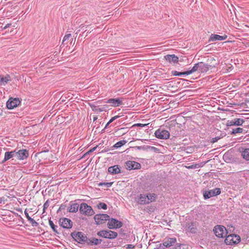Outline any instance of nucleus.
I'll use <instances>...</instances> for the list:
<instances>
[{"label": "nucleus", "instance_id": "c85d7f7f", "mask_svg": "<svg viewBox=\"0 0 249 249\" xmlns=\"http://www.w3.org/2000/svg\"><path fill=\"white\" fill-rule=\"evenodd\" d=\"M206 162H201L200 163L194 164L190 166H186L187 169H196L202 167Z\"/></svg>", "mask_w": 249, "mask_h": 249}, {"label": "nucleus", "instance_id": "72a5a7b5", "mask_svg": "<svg viewBox=\"0 0 249 249\" xmlns=\"http://www.w3.org/2000/svg\"><path fill=\"white\" fill-rule=\"evenodd\" d=\"M187 71L184 72H179L177 71H174L173 72L174 75L175 76H185V75H189V73H186Z\"/></svg>", "mask_w": 249, "mask_h": 249}, {"label": "nucleus", "instance_id": "58836bf2", "mask_svg": "<svg viewBox=\"0 0 249 249\" xmlns=\"http://www.w3.org/2000/svg\"><path fill=\"white\" fill-rule=\"evenodd\" d=\"M167 249L164 243L163 242L162 243H160L158 245L156 248L154 249Z\"/></svg>", "mask_w": 249, "mask_h": 249}, {"label": "nucleus", "instance_id": "6ab92c4d", "mask_svg": "<svg viewBox=\"0 0 249 249\" xmlns=\"http://www.w3.org/2000/svg\"><path fill=\"white\" fill-rule=\"evenodd\" d=\"M11 81V78L9 75L6 74L5 76L0 75V86H5Z\"/></svg>", "mask_w": 249, "mask_h": 249}, {"label": "nucleus", "instance_id": "473e14b6", "mask_svg": "<svg viewBox=\"0 0 249 249\" xmlns=\"http://www.w3.org/2000/svg\"><path fill=\"white\" fill-rule=\"evenodd\" d=\"M234 121L236 126L242 125L245 122V120L242 118H235L234 119Z\"/></svg>", "mask_w": 249, "mask_h": 249}, {"label": "nucleus", "instance_id": "39448f33", "mask_svg": "<svg viewBox=\"0 0 249 249\" xmlns=\"http://www.w3.org/2000/svg\"><path fill=\"white\" fill-rule=\"evenodd\" d=\"M241 238L239 235L231 234L226 236L225 243L227 245L237 244L240 242Z\"/></svg>", "mask_w": 249, "mask_h": 249}, {"label": "nucleus", "instance_id": "a19ab883", "mask_svg": "<svg viewBox=\"0 0 249 249\" xmlns=\"http://www.w3.org/2000/svg\"><path fill=\"white\" fill-rule=\"evenodd\" d=\"M71 36V34H68L66 35L63 38V43H64L65 41L69 40Z\"/></svg>", "mask_w": 249, "mask_h": 249}, {"label": "nucleus", "instance_id": "20e7f679", "mask_svg": "<svg viewBox=\"0 0 249 249\" xmlns=\"http://www.w3.org/2000/svg\"><path fill=\"white\" fill-rule=\"evenodd\" d=\"M213 231L215 236L219 238H224L228 233L226 228L222 225H216Z\"/></svg>", "mask_w": 249, "mask_h": 249}, {"label": "nucleus", "instance_id": "6e6d98bb", "mask_svg": "<svg viewBox=\"0 0 249 249\" xmlns=\"http://www.w3.org/2000/svg\"><path fill=\"white\" fill-rule=\"evenodd\" d=\"M96 119V118H94V121H95Z\"/></svg>", "mask_w": 249, "mask_h": 249}, {"label": "nucleus", "instance_id": "a18cd8bd", "mask_svg": "<svg viewBox=\"0 0 249 249\" xmlns=\"http://www.w3.org/2000/svg\"><path fill=\"white\" fill-rule=\"evenodd\" d=\"M101 107V109H103V111H106L108 107V106L107 105H105Z\"/></svg>", "mask_w": 249, "mask_h": 249}, {"label": "nucleus", "instance_id": "ea45409f", "mask_svg": "<svg viewBox=\"0 0 249 249\" xmlns=\"http://www.w3.org/2000/svg\"><path fill=\"white\" fill-rule=\"evenodd\" d=\"M28 220L33 227H37L38 225V223L32 218H29Z\"/></svg>", "mask_w": 249, "mask_h": 249}, {"label": "nucleus", "instance_id": "5701e85b", "mask_svg": "<svg viewBox=\"0 0 249 249\" xmlns=\"http://www.w3.org/2000/svg\"><path fill=\"white\" fill-rule=\"evenodd\" d=\"M108 172L111 174H117L121 172V170L118 165L109 167L108 168Z\"/></svg>", "mask_w": 249, "mask_h": 249}, {"label": "nucleus", "instance_id": "393cba45", "mask_svg": "<svg viewBox=\"0 0 249 249\" xmlns=\"http://www.w3.org/2000/svg\"><path fill=\"white\" fill-rule=\"evenodd\" d=\"M146 196L147 198V200H148V204L152 202L155 201L157 198V195L154 193H149L146 195Z\"/></svg>", "mask_w": 249, "mask_h": 249}, {"label": "nucleus", "instance_id": "9d476101", "mask_svg": "<svg viewBox=\"0 0 249 249\" xmlns=\"http://www.w3.org/2000/svg\"><path fill=\"white\" fill-rule=\"evenodd\" d=\"M221 193V189L219 188H216L208 191H206L203 194L205 199H208L211 197L216 196Z\"/></svg>", "mask_w": 249, "mask_h": 249}, {"label": "nucleus", "instance_id": "aec40b11", "mask_svg": "<svg viewBox=\"0 0 249 249\" xmlns=\"http://www.w3.org/2000/svg\"><path fill=\"white\" fill-rule=\"evenodd\" d=\"M212 68V66L204 62H199V72L203 73L207 72Z\"/></svg>", "mask_w": 249, "mask_h": 249}, {"label": "nucleus", "instance_id": "a878e982", "mask_svg": "<svg viewBox=\"0 0 249 249\" xmlns=\"http://www.w3.org/2000/svg\"><path fill=\"white\" fill-rule=\"evenodd\" d=\"M89 106L92 111L95 112L99 113L103 112V109H101V107L99 106H96L93 104H89Z\"/></svg>", "mask_w": 249, "mask_h": 249}, {"label": "nucleus", "instance_id": "423d86ee", "mask_svg": "<svg viewBox=\"0 0 249 249\" xmlns=\"http://www.w3.org/2000/svg\"><path fill=\"white\" fill-rule=\"evenodd\" d=\"M108 220L107 227L109 229H118L122 227L123 226L122 222L116 219L111 218V219L109 218Z\"/></svg>", "mask_w": 249, "mask_h": 249}, {"label": "nucleus", "instance_id": "2f4dec72", "mask_svg": "<svg viewBox=\"0 0 249 249\" xmlns=\"http://www.w3.org/2000/svg\"><path fill=\"white\" fill-rule=\"evenodd\" d=\"M126 143V141L125 140L120 141L117 143H116L114 145L113 147L115 148H118L121 147L122 146L124 145Z\"/></svg>", "mask_w": 249, "mask_h": 249}, {"label": "nucleus", "instance_id": "c756f323", "mask_svg": "<svg viewBox=\"0 0 249 249\" xmlns=\"http://www.w3.org/2000/svg\"><path fill=\"white\" fill-rule=\"evenodd\" d=\"M242 156L247 160H249V148H245L242 151Z\"/></svg>", "mask_w": 249, "mask_h": 249}, {"label": "nucleus", "instance_id": "5fc2aeb1", "mask_svg": "<svg viewBox=\"0 0 249 249\" xmlns=\"http://www.w3.org/2000/svg\"><path fill=\"white\" fill-rule=\"evenodd\" d=\"M2 200H3L2 198V197H0V203H1L2 202Z\"/></svg>", "mask_w": 249, "mask_h": 249}, {"label": "nucleus", "instance_id": "a211bd4d", "mask_svg": "<svg viewBox=\"0 0 249 249\" xmlns=\"http://www.w3.org/2000/svg\"><path fill=\"white\" fill-rule=\"evenodd\" d=\"M69 205L68 211L70 213H76L80 207L79 204L76 203L75 201H71Z\"/></svg>", "mask_w": 249, "mask_h": 249}, {"label": "nucleus", "instance_id": "4be33fe9", "mask_svg": "<svg viewBox=\"0 0 249 249\" xmlns=\"http://www.w3.org/2000/svg\"><path fill=\"white\" fill-rule=\"evenodd\" d=\"M16 150H14L10 152H6L4 154V158L3 160V162H5L10 159L16 156Z\"/></svg>", "mask_w": 249, "mask_h": 249}, {"label": "nucleus", "instance_id": "9b49d317", "mask_svg": "<svg viewBox=\"0 0 249 249\" xmlns=\"http://www.w3.org/2000/svg\"><path fill=\"white\" fill-rule=\"evenodd\" d=\"M197 224L196 222L186 223L185 226L186 231L192 233H195L197 231Z\"/></svg>", "mask_w": 249, "mask_h": 249}, {"label": "nucleus", "instance_id": "7c9ffc66", "mask_svg": "<svg viewBox=\"0 0 249 249\" xmlns=\"http://www.w3.org/2000/svg\"><path fill=\"white\" fill-rule=\"evenodd\" d=\"M49 225L51 227V228L52 229V230H53V231L55 233H59V232L58 231H57V228H58V226L55 225L53 223V222L51 220H49Z\"/></svg>", "mask_w": 249, "mask_h": 249}, {"label": "nucleus", "instance_id": "7ed1b4c3", "mask_svg": "<svg viewBox=\"0 0 249 249\" xmlns=\"http://www.w3.org/2000/svg\"><path fill=\"white\" fill-rule=\"evenodd\" d=\"M79 211L81 214L87 216H91L94 214V212L91 207L86 203L81 204L79 207Z\"/></svg>", "mask_w": 249, "mask_h": 249}, {"label": "nucleus", "instance_id": "bb28decb", "mask_svg": "<svg viewBox=\"0 0 249 249\" xmlns=\"http://www.w3.org/2000/svg\"><path fill=\"white\" fill-rule=\"evenodd\" d=\"M197 71H199V62L195 64L193 67L192 68V69L187 71L186 73H189V75Z\"/></svg>", "mask_w": 249, "mask_h": 249}, {"label": "nucleus", "instance_id": "0eeeda50", "mask_svg": "<svg viewBox=\"0 0 249 249\" xmlns=\"http://www.w3.org/2000/svg\"><path fill=\"white\" fill-rule=\"evenodd\" d=\"M156 137L160 139H167L170 136L168 131L162 128H159L155 132Z\"/></svg>", "mask_w": 249, "mask_h": 249}, {"label": "nucleus", "instance_id": "37998d69", "mask_svg": "<svg viewBox=\"0 0 249 249\" xmlns=\"http://www.w3.org/2000/svg\"><path fill=\"white\" fill-rule=\"evenodd\" d=\"M135 246L132 244H127L125 245V248L127 249H134Z\"/></svg>", "mask_w": 249, "mask_h": 249}, {"label": "nucleus", "instance_id": "f03ea898", "mask_svg": "<svg viewBox=\"0 0 249 249\" xmlns=\"http://www.w3.org/2000/svg\"><path fill=\"white\" fill-rule=\"evenodd\" d=\"M72 237L80 244H85L88 241L87 236L82 232H73L71 234Z\"/></svg>", "mask_w": 249, "mask_h": 249}, {"label": "nucleus", "instance_id": "4468645a", "mask_svg": "<svg viewBox=\"0 0 249 249\" xmlns=\"http://www.w3.org/2000/svg\"><path fill=\"white\" fill-rule=\"evenodd\" d=\"M60 226L65 229H70L71 228L72 223L71 221L67 218H64L60 219Z\"/></svg>", "mask_w": 249, "mask_h": 249}, {"label": "nucleus", "instance_id": "3c124183", "mask_svg": "<svg viewBox=\"0 0 249 249\" xmlns=\"http://www.w3.org/2000/svg\"><path fill=\"white\" fill-rule=\"evenodd\" d=\"M115 119H114V117H112L110 120L109 121V123H111L112 122H113L114 121H115Z\"/></svg>", "mask_w": 249, "mask_h": 249}, {"label": "nucleus", "instance_id": "4c0bfd02", "mask_svg": "<svg viewBox=\"0 0 249 249\" xmlns=\"http://www.w3.org/2000/svg\"><path fill=\"white\" fill-rule=\"evenodd\" d=\"M98 146H96L94 147H93L92 148L90 149L89 151H88L87 152H86V153L84 154V155L83 156L82 158H86V156L89 154L90 153L93 152L94 151H95L97 148Z\"/></svg>", "mask_w": 249, "mask_h": 249}, {"label": "nucleus", "instance_id": "cd10ccee", "mask_svg": "<svg viewBox=\"0 0 249 249\" xmlns=\"http://www.w3.org/2000/svg\"><path fill=\"white\" fill-rule=\"evenodd\" d=\"M89 243L91 245H99L102 242L101 239H99L96 238H91L89 239Z\"/></svg>", "mask_w": 249, "mask_h": 249}, {"label": "nucleus", "instance_id": "2eb2a0df", "mask_svg": "<svg viewBox=\"0 0 249 249\" xmlns=\"http://www.w3.org/2000/svg\"><path fill=\"white\" fill-rule=\"evenodd\" d=\"M163 242L167 249H170L177 242V239L175 237H166L163 240Z\"/></svg>", "mask_w": 249, "mask_h": 249}, {"label": "nucleus", "instance_id": "de8ad7c7", "mask_svg": "<svg viewBox=\"0 0 249 249\" xmlns=\"http://www.w3.org/2000/svg\"><path fill=\"white\" fill-rule=\"evenodd\" d=\"M24 214L26 217V218H27L28 220H29V218H31V217L29 215V214L27 212V211H26V210L24 211Z\"/></svg>", "mask_w": 249, "mask_h": 249}, {"label": "nucleus", "instance_id": "c03bdc74", "mask_svg": "<svg viewBox=\"0 0 249 249\" xmlns=\"http://www.w3.org/2000/svg\"><path fill=\"white\" fill-rule=\"evenodd\" d=\"M220 139L218 137H216L212 139L211 142L213 143L216 142Z\"/></svg>", "mask_w": 249, "mask_h": 249}, {"label": "nucleus", "instance_id": "6e6552de", "mask_svg": "<svg viewBox=\"0 0 249 249\" xmlns=\"http://www.w3.org/2000/svg\"><path fill=\"white\" fill-rule=\"evenodd\" d=\"M21 101L18 98H10L6 103V107L8 109H12L19 105Z\"/></svg>", "mask_w": 249, "mask_h": 249}, {"label": "nucleus", "instance_id": "f3484780", "mask_svg": "<svg viewBox=\"0 0 249 249\" xmlns=\"http://www.w3.org/2000/svg\"><path fill=\"white\" fill-rule=\"evenodd\" d=\"M227 38V36H220L217 34H212L209 39L208 42H214L217 40H224Z\"/></svg>", "mask_w": 249, "mask_h": 249}, {"label": "nucleus", "instance_id": "ddd939ff", "mask_svg": "<svg viewBox=\"0 0 249 249\" xmlns=\"http://www.w3.org/2000/svg\"><path fill=\"white\" fill-rule=\"evenodd\" d=\"M126 168L128 170L139 169L141 168V164L135 161L129 160L126 162Z\"/></svg>", "mask_w": 249, "mask_h": 249}, {"label": "nucleus", "instance_id": "8fccbe9b", "mask_svg": "<svg viewBox=\"0 0 249 249\" xmlns=\"http://www.w3.org/2000/svg\"><path fill=\"white\" fill-rule=\"evenodd\" d=\"M11 25V24H10V23H8V24H7L4 27H3V29H7V28L10 27V26Z\"/></svg>", "mask_w": 249, "mask_h": 249}, {"label": "nucleus", "instance_id": "f8f14e48", "mask_svg": "<svg viewBox=\"0 0 249 249\" xmlns=\"http://www.w3.org/2000/svg\"><path fill=\"white\" fill-rule=\"evenodd\" d=\"M106 103L110 104L113 107H117L121 106L123 104L122 100L119 98H110L105 102Z\"/></svg>", "mask_w": 249, "mask_h": 249}, {"label": "nucleus", "instance_id": "864d4df0", "mask_svg": "<svg viewBox=\"0 0 249 249\" xmlns=\"http://www.w3.org/2000/svg\"><path fill=\"white\" fill-rule=\"evenodd\" d=\"M113 117H114L115 120H116L117 119H118V118H119V117H120V116H118V115H116V116H114Z\"/></svg>", "mask_w": 249, "mask_h": 249}, {"label": "nucleus", "instance_id": "09e8293b", "mask_svg": "<svg viewBox=\"0 0 249 249\" xmlns=\"http://www.w3.org/2000/svg\"><path fill=\"white\" fill-rule=\"evenodd\" d=\"M146 125H147L146 124H135L134 125H137V126H139L140 127H144V126H146Z\"/></svg>", "mask_w": 249, "mask_h": 249}, {"label": "nucleus", "instance_id": "c9c22d12", "mask_svg": "<svg viewBox=\"0 0 249 249\" xmlns=\"http://www.w3.org/2000/svg\"><path fill=\"white\" fill-rule=\"evenodd\" d=\"M98 208L99 209H102L103 210H107V205L104 202H100L98 205Z\"/></svg>", "mask_w": 249, "mask_h": 249}, {"label": "nucleus", "instance_id": "412c9836", "mask_svg": "<svg viewBox=\"0 0 249 249\" xmlns=\"http://www.w3.org/2000/svg\"><path fill=\"white\" fill-rule=\"evenodd\" d=\"M164 58L167 61L170 63H176L178 61V57L175 54L166 55L164 56Z\"/></svg>", "mask_w": 249, "mask_h": 249}, {"label": "nucleus", "instance_id": "dca6fc26", "mask_svg": "<svg viewBox=\"0 0 249 249\" xmlns=\"http://www.w3.org/2000/svg\"><path fill=\"white\" fill-rule=\"evenodd\" d=\"M16 157L19 160H24L28 158L29 156L28 151L26 149H21L16 152Z\"/></svg>", "mask_w": 249, "mask_h": 249}, {"label": "nucleus", "instance_id": "1a4fd4ad", "mask_svg": "<svg viewBox=\"0 0 249 249\" xmlns=\"http://www.w3.org/2000/svg\"><path fill=\"white\" fill-rule=\"evenodd\" d=\"M109 216L107 214H97L94 217V220L97 225L103 224L109 220Z\"/></svg>", "mask_w": 249, "mask_h": 249}, {"label": "nucleus", "instance_id": "79ce46f5", "mask_svg": "<svg viewBox=\"0 0 249 249\" xmlns=\"http://www.w3.org/2000/svg\"><path fill=\"white\" fill-rule=\"evenodd\" d=\"M227 125L228 126H233L235 125V122L233 120L228 121L227 122Z\"/></svg>", "mask_w": 249, "mask_h": 249}, {"label": "nucleus", "instance_id": "f257e3e1", "mask_svg": "<svg viewBox=\"0 0 249 249\" xmlns=\"http://www.w3.org/2000/svg\"><path fill=\"white\" fill-rule=\"evenodd\" d=\"M97 234L100 237L109 239H115L118 236L117 232L110 230H102L98 231Z\"/></svg>", "mask_w": 249, "mask_h": 249}, {"label": "nucleus", "instance_id": "603ef678", "mask_svg": "<svg viewBox=\"0 0 249 249\" xmlns=\"http://www.w3.org/2000/svg\"><path fill=\"white\" fill-rule=\"evenodd\" d=\"M110 123H109V122L106 124L104 129H106L107 128V127L108 126V125L110 124Z\"/></svg>", "mask_w": 249, "mask_h": 249}, {"label": "nucleus", "instance_id": "49530a36", "mask_svg": "<svg viewBox=\"0 0 249 249\" xmlns=\"http://www.w3.org/2000/svg\"><path fill=\"white\" fill-rule=\"evenodd\" d=\"M49 206V204L47 202H46L43 205V210L44 211Z\"/></svg>", "mask_w": 249, "mask_h": 249}, {"label": "nucleus", "instance_id": "f704fd0d", "mask_svg": "<svg viewBox=\"0 0 249 249\" xmlns=\"http://www.w3.org/2000/svg\"><path fill=\"white\" fill-rule=\"evenodd\" d=\"M243 131V129L241 127H237L235 129H233L231 132V134H235L236 133H242Z\"/></svg>", "mask_w": 249, "mask_h": 249}, {"label": "nucleus", "instance_id": "e433bc0d", "mask_svg": "<svg viewBox=\"0 0 249 249\" xmlns=\"http://www.w3.org/2000/svg\"><path fill=\"white\" fill-rule=\"evenodd\" d=\"M113 184V182H100L98 184V186H103V185H105L106 186H107V187H110L112 186Z\"/></svg>", "mask_w": 249, "mask_h": 249}, {"label": "nucleus", "instance_id": "b1692460", "mask_svg": "<svg viewBox=\"0 0 249 249\" xmlns=\"http://www.w3.org/2000/svg\"><path fill=\"white\" fill-rule=\"evenodd\" d=\"M139 202L141 205L148 204V200H147L146 195L140 194L139 198Z\"/></svg>", "mask_w": 249, "mask_h": 249}]
</instances>
